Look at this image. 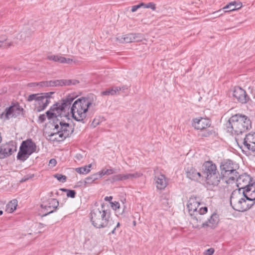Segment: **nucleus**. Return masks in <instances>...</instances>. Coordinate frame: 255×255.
Instances as JSON below:
<instances>
[{"label": "nucleus", "instance_id": "obj_1", "mask_svg": "<svg viewBox=\"0 0 255 255\" xmlns=\"http://www.w3.org/2000/svg\"><path fill=\"white\" fill-rule=\"evenodd\" d=\"M74 100L73 96L68 95L54 104L50 110L46 112V117L48 119L54 118L52 125L54 127L53 130L55 131L49 134L50 140L53 141H63L73 132L74 128L66 121H69L70 120L69 109Z\"/></svg>", "mask_w": 255, "mask_h": 255}, {"label": "nucleus", "instance_id": "obj_2", "mask_svg": "<svg viewBox=\"0 0 255 255\" xmlns=\"http://www.w3.org/2000/svg\"><path fill=\"white\" fill-rule=\"evenodd\" d=\"M96 99L94 95L90 94L86 97L76 100L70 109L73 118L76 121L85 123L88 109L92 106H96Z\"/></svg>", "mask_w": 255, "mask_h": 255}, {"label": "nucleus", "instance_id": "obj_3", "mask_svg": "<svg viewBox=\"0 0 255 255\" xmlns=\"http://www.w3.org/2000/svg\"><path fill=\"white\" fill-rule=\"evenodd\" d=\"M90 220L92 225L98 229L111 228L115 224L114 220L111 217V211L105 210L104 205L99 207L95 204L92 208Z\"/></svg>", "mask_w": 255, "mask_h": 255}, {"label": "nucleus", "instance_id": "obj_4", "mask_svg": "<svg viewBox=\"0 0 255 255\" xmlns=\"http://www.w3.org/2000/svg\"><path fill=\"white\" fill-rule=\"evenodd\" d=\"M226 127L228 132L238 135L249 130L252 128V123L248 117L238 114L229 119Z\"/></svg>", "mask_w": 255, "mask_h": 255}, {"label": "nucleus", "instance_id": "obj_5", "mask_svg": "<svg viewBox=\"0 0 255 255\" xmlns=\"http://www.w3.org/2000/svg\"><path fill=\"white\" fill-rule=\"evenodd\" d=\"M249 194L245 193V190L241 189L233 191L230 197V204L236 211H246L255 203V197L251 198Z\"/></svg>", "mask_w": 255, "mask_h": 255}, {"label": "nucleus", "instance_id": "obj_6", "mask_svg": "<svg viewBox=\"0 0 255 255\" xmlns=\"http://www.w3.org/2000/svg\"><path fill=\"white\" fill-rule=\"evenodd\" d=\"M221 173L223 178L227 179L225 182L227 184L235 182V179L238 176L239 165L235 162L230 159L224 160L220 164Z\"/></svg>", "mask_w": 255, "mask_h": 255}, {"label": "nucleus", "instance_id": "obj_7", "mask_svg": "<svg viewBox=\"0 0 255 255\" xmlns=\"http://www.w3.org/2000/svg\"><path fill=\"white\" fill-rule=\"evenodd\" d=\"M36 150V145L32 139L28 138L22 141L17 155V159L23 162Z\"/></svg>", "mask_w": 255, "mask_h": 255}, {"label": "nucleus", "instance_id": "obj_8", "mask_svg": "<svg viewBox=\"0 0 255 255\" xmlns=\"http://www.w3.org/2000/svg\"><path fill=\"white\" fill-rule=\"evenodd\" d=\"M59 206L58 201L54 198H43L40 205L41 210L39 215L41 217H45L56 211Z\"/></svg>", "mask_w": 255, "mask_h": 255}, {"label": "nucleus", "instance_id": "obj_9", "mask_svg": "<svg viewBox=\"0 0 255 255\" xmlns=\"http://www.w3.org/2000/svg\"><path fill=\"white\" fill-rule=\"evenodd\" d=\"M23 109L18 103L12 104L8 108L5 109L4 112L0 115V118L8 120L11 118H16L23 115Z\"/></svg>", "mask_w": 255, "mask_h": 255}, {"label": "nucleus", "instance_id": "obj_10", "mask_svg": "<svg viewBox=\"0 0 255 255\" xmlns=\"http://www.w3.org/2000/svg\"><path fill=\"white\" fill-rule=\"evenodd\" d=\"M16 151L15 142L10 141L0 146V158L3 159L12 154Z\"/></svg>", "mask_w": 255, "mask_h": 255}, {"label": "nucleus", "instance_id": "obj_11", "mask_svg": "<svg viewBox=\"0 0 255 255\" xmlns=\"http://www.w3.org/2000/svg\"><path fill=\"white\" fill-rule=\"evenodd\" d=\"M207 211L208 208L207 207H202L199 208L198 212L190 215L191 217V223L193 225V228L197 229L202 228L201 225L203 223V218L202 215L206 213Z\"/></svg>", "mask_w": 255, "mask_h": 255}, {"label": "nucleus", "instance_id": "obj_12", "mask_svg": "<svg viewBox=\"0 0 255 255\" xmlns=\"http://www.w3.org/2000/svg\"><path fill=\"white\" fill-rule=\"evenodd\" d=\"M236 182L238 189H241V192L242 190H245L249 184L252 181L251 177L247 174H243L239 175L235 179V182Z\"/></svg>", "mask_w": 255, "mask_h": 255}, {"label": "nucleus", "instance_id": "obj_13", "mask_svg": "<svg viewBox=\"0 0 255 255\" xmlns=\"http://www.w3.org/2000/svg\"><path fill=\"white\" fill-rule=\"evenodd\" d=\"M200 198L197 196H191L188 200L187 207L189 215L198 211V208L201 204Z\"/></svg>", "mask_w": 255, "mask_h": 255}, {"label": "nucleus", "instance_id": "obj_14", "mask_svg": "<svg viewBox=\"0 0 255 255\" xmlns=\"http://www.w3.org/2000/svg\"><path fill=\"white\" fill-rule=\"evenodd\" d=\"M223 177L222 174H220L219 171L214 172L205 178L206 184L208 187H214L219 185L220 180Z\"/></svg>", "mask_w": 255, "mask_h": 255}, {"label": "nucleus", "instance_id": "obj_15", "mask_svg": "<svg viewBox=\"0 0 255 255\" xmlns=\"http://www.w3.org/2000/svg\"><path fill=\"white\" fill-rule=\"evenodd\" d=\"M203 174L205 175V177L210 176L218 171L217 169L216 165L212 161H205L202 165Z\"/></svg>", "mask_w": 255, "mask_h": 255}, {"label": "nucleus", "instance_id": "obj_16", "mask_svg": "<svg viewBox=\"0 0 255 255\" xmlns=\"http://www.w3.org/2000/svg\"><path fill=\"white\" fill-rule=\"evenodd\" d=\"M233 95L238 101L243 104L246 103L249 100L246 91L239 87L235 88Z\"/></svg>", "mask_w": 255, "mask_h": 255}, {"label": "nucleus", "instance_id": "obj_17", "mask_svg": "<svg viewBox=\"0 0 255 255\" xmlns=\"http://www.w3.org/2000/svg\"><path fill=\"white\" fill-rule=\"evenodd\" d=\"M193 126L195 129L201 130L206 129L211 126L210 121L207 119L201 118L195 119L193 120Z\"/></svg>", "mask_w": 255, "mask_h": 255}, {"label": "nucleus", "instance_id": "obj_18", "mask_svg": "<svg viewBox=\"0 0 255 255\" xmlns=\"http://www.w3.org/2000/svg\"><path fill=\"white\" fill-rule=\"evenodd\" d=\"M142 175V173L138 172H135L133 173H128L126 174H119L114 175L113 176V180L114 181H116L125 180L128 179H132L133 178H136L139 177Z\"/></svg>", "mask_w": 255, "mask_h": 255}, {"label": "nucleus", "instance_id": "obj_19", "mask_svg": "<svg viewBox=\"0 0 255 255\" xmlns=\"http://www.w3.org/2000/svg\"><path fill=\"white\" fill-rule=\"evenodd\" d=\"M186 174L187 178L194 181H198L201 177V173L193 167H188L186 169Z\"/></svg>", "mask_w": 255, "mask_h": 255}, {"label": "nucleus", "instance_id": "obj_20", "mask_svg": "<svg viewBox=\"0 0 255 255\" xmlns=\"http://www.w3.org/2000/svg\"><path fill=\"white\" fill-rule=\"evenodd\" d=\"M219 221V216L217 214H213L207 222L203 223L201 225L202 228L210 227L215 228L218 225Z\"/></svg>", "mask_w": 255, "mask_h": 255}, {"label": "nucleus", "instance_id": "obj_21", "mask_svg": "<svg viewBox=\"0 0 255 255\" xmlns=\"http://www.w3.org/2000/svg\"><path fill=\"white\" fill-rule=\"evenodd\" d=\"M156 186L159 190L164 189L167 185V182L164 175L160 174L154 177Z\"/></svg>", "mask_w": 255, "mask_h": 255}, {"label": "nucleus", "instance_id": "obj_22", "mask_svg": "<svg viewBox=\"0 0 255 255\" xmlns=\"http://www.w3.org/2000/svg\"><path fill=\"white\" fill-rule=\"evenodd\" d=\"M53 93V92H50L43 94V98H42V102L44 103L43 104V105L37 107V112H41L46 108L48 105L50 103V99H51V95Z\"/></svg>", "mask_w": 255, "mask_h": 255}, {"label": "nucleus", "instance_id": "obj_23", "mask_svg": "<svg viewBox=\"0 0 255 255\" xmlns=\"http://www.w3.org/2000/svg\"><path fill=\"white\" fill-rule=\"evenodd\" d=\"M47 58L49 60L59 62L60 63L70 64L73 61L72 59L67 58L60 55H49L47 56Z\"/></svg>", "mask_w": 255, "mask_h": 255}, {"label": "nucleus", "instance_id": "obj_24", "mask_svg": "<svg viewBox=\"0 0 255 255\" xmlns=\"http://www.w3.org/2000/svg\"><path fill=\"white\" fill-rule=\"evenodd\" d=\"M242 7V3L240 1H231L223 7L224 9H228L225 10V12L231 11L239 9Z\"/></svg>", "mask_w": 255, "mask_h": 255}, {"label": "nucleus", "instance_id": "obj_25", "mask_svg": "<svg viewBox=\"0 0 255 255\" xmlns=\"http://www.w3.org/2000/svg\"><path fill=\"white\" fill-rule=\"evenodd\" d=\"M253 140L250 136L247 138L246 136L243 141V146H242L241 148L255 152V145L251 144L252 143L250 142H252Z\"/></svg>", "mask_w": 255, "mask_h": 255}, {"label": "nucleus", "instance_id": "obj_26", "mask_svg": "<svg viewBox=\"0 0 255 255\" xmlns=\"http://www.w3.org/2000/svg\"><path fill=\"white\" fill-rule=\"evenodd\" d=\"M136 36L135 34L130 33L128 34H126L123 36L119 37L117 38V40H119L121 42H125V43H130L132 42L135 39V37Z\"/></svg>", "mask_w": 255, "mask_h": 255}, {"label": "nucleus", "instance_id": "obj_27", "mask_svg": "<svg viewBox=\"0 0 255 255\" xmlns=\"http://www.w3.org/2000/svg\"><path fill=\"white\" fill-rule=\"evenodd\" d=\"M58 86H69V85H75L79 83V81L76 79H63V80H58Z\"/></svg>", "mask_w": 255, "mask_h": 255}, {"label": "nucleus", "instance_id": "obj_28", "mask_svg": "<svg viewBox=\"0 0 255 255\" xmlns=\"http://www.w3.org/2000/svg\"><path fill=\"white\" fill-rule=\"evenodd\" d=\"M17 206V201L16 199H13L10 201L6 206V211L8 213L13 212L16 208Z\"/></svg>", "mask_w": 255, "mask_h": 255}, {"label": "nucleus", "instance_id": "obj_29", "mask_svg": "<svg viewBox=\"0 0 255 255\" xmlns=\"http://www.w3.org/2000/svg\"><path fill=\"white\" fill-rule=\"evenodd\" d=\"M91 167L92 164H90L83 167L76 168L75 171L81 174H87L90 172Z\"/></svg>", "mask_w": 255, "mask_h": 255}, {"label": "nucleus", "instance_id": "obj_30", "mask_svg": "<svg viewBox=\"0 0 255 255\" xmlns=\"http://www.w3.org/2000/svg\"><path fill=\"white\" fill-rule=\"evenodd\" d=\"M118 89L116 88V87L108 88L106 89L105 91H104L101 92V95L102 96H109L112 95L114 96L118 94Z\"/></svg>", "mask_w": 255, "mask_h": 255}, {"label": "nucleus", "instance_id": "obj_31", "mask_svg": "<svg viewBox=\"0 0 255 255\" xmlns=\"http://www.w3.org/2000/svg\"><path fill=\"white\" fill-rule=\"evenodd\" d=\"M58 80L42 81L43 87H57L58 86Z\"/></svg>", "mask_w": 255, "mask_h": 255}, {"label": "nucleus", "instance_id": "obj_32", "mask_svg": "<svg viewBox=\"0 0 255 255\" xmlns=\"http://www.w3.org/2000/svg\"><path fill=\"white\" fill-rule=\"evenodd\" d=\"M251 191L252 192H255V182L252 183L250 182L245 189V193L249 195V193Z\"/></svg>", "mask_w": 255, "mask_h": 255}, {"label": "nucleus", "instance_id": "obj_33", "mask_svg": "<svg viewBox=\"0 0 255 255\" xmlns=\"http://www.w3.org/2000/svg\"><path fill=\"white\" fill-rule=\"evenodd\" d=\"M61 190L67 192V196L68 197H71L72 198L75 197L76 192L75 190L66 189H62Z\"/></svg>", "mask_w": 255, "mask_h": 255}, {"label": "nucleus", "instance_id": "obj_34", "mask_svg": "<svg viewBox=\"0 0 255 255\" xmlns=\"http://www.w3.org/2000/svg\"><path fill=\"white\" fill-rule=\"evenodd\" d=\"M54 177L56 178L58 181L65 182L66 181L67 177L60 174H55L53 175Z\"/></svg>", "mask_w": 255, "mask_h": 255}, {"label": "nucleus", "instance_id": "obj_35", "mask_svg": "<svg viewBox=\"0 0 255 255\" xmlns=\"http://www.w3.org/2000/svg\"><path fill=\"white\" fill-rule=\"evenodd\" d=\"M101 177L105 175H111L114 173V170L112 169H107L106 170H102L99 171Z\"/></svg>", "mask_w": 255, "mask_h": 255}, {"label": "nucleus", "instance_id": "obj_36", "mask_svg": "<svg viewBox=\"0 0 255 255\" xmlns=\"http://www.w3.org/2000/svg\"><path fill=\"white\" fill-rule=\"evenodd\" d=\"M212 134V130L209 129H204L200 134L202 137H208Z\"/></svg>", "mask_w": 255, "mask_h": 255}, {"label": "nucleus", "instance_id": "obj_37", "mask_svg": "<svg viewBox=\"0 0 255 255\" xmlns=\"http://www.w3.org/2000/svg\"><path fill=\"white\" fill-rule=\"evenodd\" d=\"M94 182V180L92 179V178L91 177V176H88V177L86 178L84 183V186L86 187L87 185H89L92 184Z\"/></svg>", "mask_w": 255, "mask_h": 255}, {"label": "nucleus", "instance_id": "obj_38", "mask_svg": "<svg viewBox=\"0 0 255 255\" xmlns=\"http://www.w3.org/2000/svg\"><path fill=\"white\" fill-rule=\"evenodd\" d=\"M38 94H31V95H30L28 97V99H27V100L29 101V102H31L33 100H36V102H37L38 99H39V96H38Z\"/></svg>", "mask_w": 255, "mask_h": 255}, {"label": "nucleus", "instance_id": "obj_39", "mask_svg": "<svg viewBox=\"0 0 255 255\" xmlns=\"http://www.w3.org/2000/svg\"><path fill=\"white\" fill-rule=\"evenodd\" d=\"M11 45V43L10 42L8 43V42H4L3 41H0V48H7V47H9Z\"/></svg>", "mask_w": 255, "mask_h": 255}, {"label": "nucleus", "instance_id": "obj_40", "mask_svg": "<svg viewBox=\"0 0 255 255\" xmlns=\"http://www.w3.org/2000/svg\"><path fill=\"white\" fill-rule=\"evenodd\" d=\"M143 6L145 8H150L153 10L156 9L155 4L153 2H149L147 4H144Z\"/></svg>", "mask_w": 255, "mask_h": 255}, {"label": "nucleus", "instance_id": "obj_41", "mask_svg": "<svg viewBox=\"0 0 255 255\" xmlns=\"http://www.w3.org/2000/svg\"><path fill=\"white\" fill-rule=\"evenodd\" d=\"M17 39L21 40H24L26 39V32L25 31H21L17 36Z\"/></svg>", "mask_w": 255, "mask_h": 255}, {"label": "nucleus", "instance_id": "obj_42", "mask_svg": "<svg viewBox=\"0 0 255 255\" xmlns=\"http://www.w3.org/2000/svg\"><path fill=\"white\" fill-rule=\"evenodd\" d=\"M144 5V3L143 2H141L138 4L133 5L131 7V11L135 12L138 8H140L141 6Z\"/></svg>", "mask_w": 255, "mask_h": 255}, {"label": "nucleus", "instance_id": "obj_43", "mask_svg": "<svg viewBox=\"0 0 255 255\" xmlns=\"http://www.w3.org/2000/svg\"><path fill=\"white\" fill-rule=\"evenodd\" d=\"M90 176L92 178V179L94 180V181H95L98 180V179L101 178V176L99 172H98V173L93 174L91 175Z\"/></svg>", "mask_w": 255, "mask_h": 255}, {"label": "nucleus", "instance_id": "obj_44", "mask_svg": "<svg viewBox=\"0 0 255 255\" xmlns=\"http://www.w3.org/2000/svg\"><path fill=\"white\" fill-rule=\"evenodd\" d=\"M111 207L114 210H117L120 208V203L118 202H111Z\"/></svg>", "mask_w": 255, "mask_h": 255}, {"label": "nucleus", "instance_id": "obj_45", "mask_svg": "<svg viewBox=\"0 0 255 255\" xmlns=\"http://www.w3.org/2000/svg\"><path fill=\"white\" fill-rule=\"evenodd\" d=\"M246 137L248 138L249 136L253 139L252 142H250L253 145H255V133L254 134L248 133L247 134Z\"/></svg>", "mask_w": 255, "mask_h": 255}, {"label": "nucleus", "instance_id": "obj_46", "mask_svg": "<svg viewBox=\"0 0 255 255\" xmlns=\"http://www.w3.org/2000/svg\"><path fill=\"white\" fill-rule=\"evenodd\" d=\"M46 120V115L44 114L40 115L38 117V122L40 123H43Z\"/></svg>", "mask_w": 255, "mask_h": 255}, {"label": "nucleus", "instance_id": "obj_47", "mask_svg": "<svg viewBox=\"0 0 255 255\" xmlns=\"http://www.w3.org/2000/svg\"><path fill=\"white\" fill-rule=\"evenodd\" d=\"M115 224L114 225V226L112 227L111 228H113L114 227L113 230L111 232V233L112 234H115V231H116V228H118L120 226V224L119 222H115Z\"/></svg>", "mask_w": 255, "mask_h": 255}, {"label": "nucleus", "instance_id": "obj_48", "mask_svg": "<svg viewBox=\"0 0 255 255\" xmlns=\"http://www.w3.org/2000/svg\"><path fill=\"white\" fill-rule=\"evenodd\" d=\"M116 88L118 89V94L119 93L120 91L122 90L123 91H125V90H127L128 89V87L127 85H124V86H123L121 87H116Z\"/></svg>", "mask_w": 255, "mask_h": 255}, {"label": "nucleus", "instance_id": "obj_49", "mask_svg": "<svg viewBox=\"0 0 255 255\" xmlns=\"http://www.w3.org/2000/svg\"><path fill=\"white\" fill-rule=\"evenodd\" d=\"M42 98H43V95L42 96H39V99L37 102V104L38 105V107H40L41 106L43 105V104L44 103L42 102Z\"/></svg>", "mask_w": 255, "mask_h": 255}, {"label": "nucleus", "instance_id": "obj_50", "mask_svg": "<svg viewBox=\"0 0 255 255\" xmlns=\"http://www.w3.org/2000/svg\"><path fill=\"white\" fill-rule=\"evenodd\" d=\"M99 124V120L97 119H94L93 121L91 126L93 127L94 128L96 127L97 126H98Z\"/></svg>", "mask_w": 255, "mask_h": 255}, {"label": "nucleus", "instance_id": "obj_51", "mask_svg": "<svg viewBox=\"0 0 255 255\" xmlns=\"http://www.w3.org/2000/svg\"><path fill=\"white\" fill-rule=\"evenodd\" d=\"M33 176V175L32 176H29L28 175L24 176L20 180L21 182H23L27 180H28L29 178H32Z\"/></svg>", "mask_w": 255, "mask_h": 255}, {"label": "nucleus", "instance_id": "obj_52", "mask_svg": "<svg viewBox=\"0 0 255 255\" xmlns=\"http://www.w3.org/2000/svg\"><path fill=\"white\" fill-rule=\"evenodd\" d=\"M56 163H57V161H56V159H55L54 158L51 159L49 162V165H51V166H52V167L55 166L56 165Z\"/></svg>", "mask_w": 255, "mask_h": 255}, {"label": "nucleus", "instance_id": "obj_53", "mask_svg": "<svg viewBox=\"0 0 255 255\" xmlns=\"http://www.w3.org/2000/svg\"><path fill=\"white\" fill-rule=\"evenodd\" d=\"M206 255H212L214 252V250L213 248H210L206 251Z\"/></svg>", "mask_w": 255, "mask_h": 255}, {"label": "nucleus", "instance_id": "obj_54", "mask_svg": "<svg viewBox=\"0 0 255 255\" xmlns=\"http://www.w3.org/2000/svg\"><path fill=\"white\" fill-rule=\"evenodd\" d=\"M113 199L112 196H106L105 197L104 200L106 201H111Z\"/></svg>", "mask_w": 255, "mask_h": 255}, {"label": "nucleus", "instance_id": "obj_55", "mask_svg": "<svg viewBox=\"0 0 255 255\" xmlns=\"http://www.w3.org/2000/svg\"><path fill=\"white\" fill-rule=\"evenodd\" d=\"M36 84L37 82L30 83L28 84V86L30 87H36L37 86Z\"/></svg>", "mask_w": 255, "mask_h": 255}, {"label": "nucleus", "instance_id": "obj_56", "mask_svg": "<svg viewBox=\"0 0 255 255\" xmlns=\"http://www.w3.org/2000/svg\"><path fill=\"white\" fill-rule=\"evenodd\" d=\"M36 84H37V86H39L40 87H43V84H42V81L40 82H37Z\"/></svg>", "mask_w": 255, "mask_h": 255}, {"label": "nucleus", "instance_id": "obj_57", "mask_svg": "<svg viewBox=\"0 0 255 255\" xmlns=\"http://www.w3.org/2000/svg\"><path fill=\"white\" fill-rule=\"evenodd\" d=\"M221 11V9H220V10H219L218 11H216V12H214V13H213V14H215V13H217V12H220V11Z\"/></svg>", "mask_w": 255, "mask_h": 255}, {"label": "nucleus", "instance_id": "obj_58", "mask_svg": "<svg viewBox=\"0 0 255 255\" xmlns=\"http://www.w3.org/2000/svg\"><path fill=\"white\" fill-rule=\"evenodd\" d=\"M3 214V212L1 210H0V216L2 215Z\"/></svg>", "mask_w": 255, "mask_h": 255}, {"label": "nucleus", "instance_id": "obj_59", "mask_svg": "<svg viewBox=\"0 0 255 255\" xmlns=\"http://www.w3.org/2000/svg\"><path fill=\"white\" fill-rule=\"evenodd\" d=\"M165 203L167 204V201L166 200H164Z\"/></svg>", "mask_w": 255, "mask_h": 255}, {"label": "nucleus", "instance_id": "obj_60", "mask_svg": "<svg viewBox=\"0 0 255 255\" xmlns=\"http://www.w3.org/2000/svg\"><path fill=\"white\" fill-rule=\"evenodd\" d=\"M133 225H135V224H136L135 221H134V222H133Z\"/></svg>", "mask_w": 255, "mask_h": 255}]
</instances>
